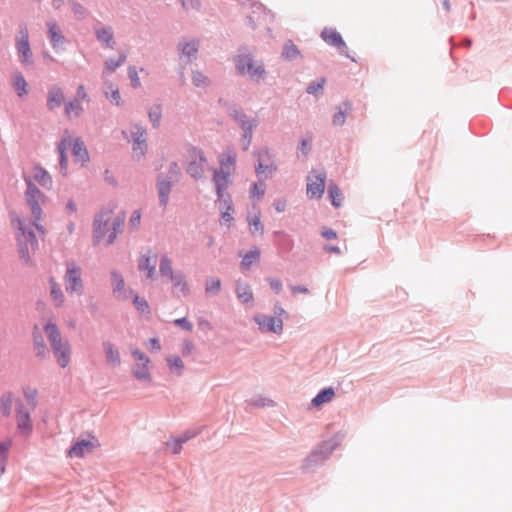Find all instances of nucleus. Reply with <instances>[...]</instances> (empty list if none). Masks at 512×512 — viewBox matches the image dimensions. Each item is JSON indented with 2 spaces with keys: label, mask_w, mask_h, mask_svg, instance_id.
<instances>
[{
  "label": "nucleus",
  "mask_w": 512,
  "mask_h": 512,
  "mask_svg": "<svg viewBox=\"0 0 512 512\" xmlns=\"http://www.w3.org/2000/svg\"><path fill=\"white\" fill-rule=\"evenodd\" d=\"M258 166L256 167V173L259 177L264 178L270 177L276 171V165L271 160V156L268 150L262 149L258 152Z\"/></svg>",
  "instance_id": "4468645a"
},
{
  "label": "nucleus",
  "mask_w": 512,
  "mask_h": 512,
  "mask_svg": "<svg viewBox=\"0 0 512 512\" xmlns=\"http://www.w3.org/2000/svg\"><path fill=\"white\" fill-rule=\"evenodd\" d=\"M321 37L327 44L335 46L338 49L345 48L346 46L340 33L334 29L325 28L321 33Z\"/></svg>",
  "instance_id": "5701e85b"
},
{
  "label": "nucleus",
  "mask_w": 512,
  "mask_h": 512,
  "mask_svg": "<svg viewBox=\"0 0 512 512\" xmlns=\"http://www.w3.org/2000/svg\"><path fill=\"white\" fill-rule=\"evenodd\" d=\"M107 98L114 103L115 105H120L121 97L119 93V89L117 87H113L112 85L109 87V90L105 91Z\"/></svg>",
  "instance_id": "3c124183"
},
{
  "label": "nucleus",
  "mask_w": 512,
  "mask_h": 512,
  "mask_svg": "<svg viewBox=\"0 0 512 512\" xmlns=\"http://www.w3.org/2000/svg\"><path fill=\"white\" fill-rule=\"evenodd\" d=\"M198 52V43L196 41L186 42L181 47V57H186L187 61L196 58Z\"/></svg>",
  "instance_id": "72a5a7b5"
},
{
  "label": "nucleus",
  "mask_w": 512,
  "mask_h": 512,
  "mask_svg": "<svg viewBox=\"0 0 512 512\" xmlns=\"http://www.w3.org/2000/svg\"><path fill=\"white\" fill-rule=\"evenodd\" d=\"M265 193V185L261 183L260 185L254 183L251 187L250 194L251 197H256L258 199L262 198Z\"/></svg>",
  "instance_id": "5fc2aeb1"
},
{
  "label": "nucleus",
  "mask_w": 512,
  "mask_h": 512,
  "mask_svg": "<svg viewBox=\"0 0 512 512\" xmlns=\"http://www.w3.org/2000/svg\"><path fill=\"white\" fill-rule=\"evenodd\" d=\"M219 209L221 210V221L222 223H231L233 221V204L231 200V196L229 194L226 195V198L222 200V204L219 203Z\"/></svg>",
  "instance_id": "bb28decb"
},
{
  "label": "nucleus",
  "mask_w": 512,
  "mask_h": 512,
  "mask_svg": "<svg viewBox=\"0 0 512 512\" xmlns=\"http://www.w3.org/2000/svg\"><path fill=\"white\" fill-rule=\"evenodd\" d=\"M50 296L56 307H61L65 302V296L54 278L49 280Z\"/></svg>",
  "instance_id": "c85d7f7f"
},
{
  "label": "nucleus",
  "mask_w": 512,
  "mask_h": 512,
  "mask_svg": "<svg viewBox=\"0 0 512 512\" xmlns=\"http://www.w3.org/2000/svg\"><path fill=\"white\" fill-rule=\"evenodd\" d=\"M192 80H193L194 85H196L198 87L207 86L209 83V79L201 72H194Z\"/></svg>",
  "instance_id": "603ef678"
},
{
  "label": "nucleus",
  "mask_w": 512,
  "mask_h": 512,
  "mask_svg": "<svg viewBox=\"0 0 512 512\" xmlns=\"http://www.w3.org/2000/svg\"><path fill=\"white\" fill-rule=\"evenodd\" d=\"M148 116H149V119H150L152 125L154 127H159L160 120H161V117H162L161 107L159 105L152 107L149 110Z\"/></svg>",
  "instance_id": "09e8293b"
},
{
  "label": "nucleus",
  "mask_w": 512,
  "mask_h": 512,
  "mask_svg": "<svg viewBox=\"0 0 512 512\" xmlns=\"http://www.w3.org/2000/svg\"><path fill=\"white\" fill-rule=\"evenodd\" d=\"M194 351V344L190 340H184L182 343L183 356H189Z\"/></svg>",
  "instance_id": "052dcab7"
},
{
  "label": "nucleus",
  "mask_w": 512,
  "mask_h": 512,
  "mask_svg": "<svg viewBox=\"0 0 512 512\" xmlns=\"http://www.w3.org/2000/svg\"><path fill=\"white\" fill-rule=\"evenodd\" d=\"M160 273L162 277L172 279L177 273H174L172 261L167 255H163L160 259Z\"/></svg>",
  "instance_id": "2f4dec72"
},
{
  "label": "nucleus",
  "mask_w": 512,
  "mask_h": 512,
  "mask_svg": "<svg viewBox=\"0 0 512 512\" xmlns=\"http://www.w3.org/2000/svg\"><path fill=\"white\" fill-rule=\"evenodd\" d=\"M328 194L332 201L333 206H335L336 208L340 207L342 204L343 197H342V192L340 191L338 186L335 184H330L329 188H328Z\"/></svg>",
  "instance_id": "79ce46f5"
},
{
  "label": "nucleus",
  "mask_w": 512,
  "mask_h": 512,
  "mask_svg": "<svg viewBox=\"0 0 512 512\" xmlns=\"http://www.w3.org/2000/svg\"><path fill=\"white\" fill-rule=\"evenodd\" d=\"M43 330L49 340L52 351L59 350V348L62 347L64 344L69 343L61 336L60 330L55 322L48 321L43 326Z\"/></svg>",
  "instance_id": "2eb2a0df"
},
{
  "label": "nucleus",
  "mask_w": 512,
  "mask_h": 512,
  "mask_svg": "<svg viewBox=\"0 0 512 512\" xmlns=\"http://www.w3.org/2000/svg\"><path fill=\"white\" fill-rule=\"evenodd\" d=\"M53 354L61 368L67 367L71 358L70 343L64 344L62 347L59 348V350H54Z\"/></svg>",
  "instance_id": "cd10ccee"
},
{
  "label": "nucleus",
  "mask_w": 512,
  "mask_h": 512,
  "mask_svg": "<svg viewBox=\"0 0 512 512\" xmlns=\"http://www.w3.org/2000/svg\"><path fill=\"white\" fill-rule=\"evenodd\" d=\"M128 76H129V79L131 80V84L134 88H138L141 86L140 78L138 76V72L135 67L130 66L128 68Z\"/></svg>",
  "instance_id": "864d4df0"
},
{
  "label": "nucleus",
  "mask_w": 512,
  "mask_h": 512,
  "mask_svg": "<svg viewBox=\"0 0 512 512\" xmlns=\"http://www.w3.org/2000/svg\"><path fill=\"white\" fill-rule=\"evenodd\" d=\"M12 446V439L6 438L0 442V473H4L8 452Z\"/></svg>",
  "instance_id": "473e14b6"
},
{
  "label": "nucleus",
  "mask_w": 512,
  "mask_h": 512,
  "mask_svg": "<svg viewBox=\"0 0 512 512\" xmlns=\"http://www.w3.org/2000/svg\"><path fill=\"white\" fill-rule=\"evenodd\" d=\"M134 304L136 308L142 312V313H148L149 312V306L145 299L140 298L138 295L134 297Z\"/></svg>",
  "instance_id": "6e6d98bb"
},
{
  "label": "nucleus",
  "mask_w": 512,
  "mask_h": 512,
  "mask_svg": "<svg viewBox=\"0 0 512 512\" xmlns=\"http://www.w3.org/2000/svg\"><path fill=\"white\" fill-rule=\"evenodd\" d=\"M13 87L20 97L27 94V82L21 73L14 74Z\"/></svg>",
  "instance_id": "a19ab883"
},
{
  "label": "nucleus",
  "mask_w": 512,
  "mask_h": 512,
  "mask_svg": "<svg viewBox=\"0 0 512 512\" xmlns=\"http://www.w3.org/2000/svg\"><path fill=\"white\" fill-rule=\"evenodd\" d=\"M125 213L117 210V205L111 203L103 207L94 217L92 239L95 245H111L122 233L125 223Z\"/></svg>",
  "instance_id": "f257e3e1"
},
{
  "label": "nucleus",
  "mask_w": 512,
  "mask_h": 512,
  "mask_svg": "<svg viewBox=\"0 0 512 512\" xmlns=\"http://www.w3.org/2000/svg\"><path fill=\"white\" fill-rule=\"evenodd\" d=\"M131 136L133 140V157L140 159L147 150V132L143 127L135 125L131 130Z\"/></svg>",
  "instance_id": "9b49d317"
},
{
  "label": "nucleus",
  "mask_w": 512,
  "mask_h": 512,
  "mask_svg": "<svg viewBox=\"0 0 512 512\" xmlns=\"http://www.w3.org/2000/svg\"><path fill=\"white\" fill-rule=\"evenodd\" d=\"M126 61V55L120 54L117 58L109 59L104 64V73L110 74L114 72L118 67L123 65Z\"/></svg>",
  "instance_id": "4c0bfd02"
},
{
  "label": "nucleus",
  "mask_w": 512,
  "mask_h": 512,
  "mask_svg": "<svg viewBox=\"0 0 512 512\" xmlns=\"http://www.w3.org/2000/svg\"><path fill=\"white\" fill-rule=\"evenodd\" d=\"M187 438H178L167 443V446L171 449L172 453L178 454L181 450V445L186 441Z\"/></svg>",
  "instance_id": "13d9d810"
},
{
  "label": "nucleus",
  "mask_w": 512,
  "mask_h": 512,
  "mask_svg": "<svg viewBox=\"0 0 512 512\" xmlns=\"http://www.w3.org/2000/svg\"><path fill=\"white\" fill-rule=\"evenodd\" d=\"M324 83H325V79L322 78L321 80H319L318 82L316 83H311L308 88H307V92L309 94H314L316 93L317 91L319 90H322L323 86H324Z\"/></svg>",
  "instance_id": "bf43d9fd"
},
{
  "label": "nucleus",
  "mask_w": 512,
  "mask_h": 512,
  "mask_svg": "<svg viewBox=\"0 0 512 512\" xmlns=\"http://www.w3.org/2000/svg\"><path fill=\"white\" fill-rule=\"evenodd\" d=\"M326 174L324 172L313 171L307 178V196L310 199H319L322 197L325 189Z\"/></svg>",
  "instance_id": "1a4fd4ad"
},
{
  "label": "nucleus",
  "mask_w": 512,
  "mask_h": 512,
  "mask_svg": "<svg viewBox=\"0 0 512 512\" xmlns=\"http://www.w3.org/2000/svg\"><path fill=\"white\" fill-rule=\"evenodd\" d=\"M71 150L72 155L74 157V161L83 166L85 163L89 161V154L84 145V142L78 138L71 136L67 131H65L59 145L58 151L60 154V166L62 171H66L68 159H67V150Z\"/></svg>",
  "instance_id": "f03ea898"
},
{
  "label": "nucleus",
  "mask_w": 512,
  "mask_h": 512,
  "mask_svg": "<svg viewBox=\"0 0 512 512\" xmlns=\"http://www.w3.org/2000/svg\"><path fill=\"white\" fill-rule=\"evenodd\" d=\"M237 154L233 149H227L219 159L220 169L218 171L233 173L235 171Z\"/></svg>",
  "instance_id": "412c9836"
},
{
  "label": "nucleus",
  "mask_w": 512,
  "mask_h": 512,
  "mask_svg": "<svg viewBox=\"0 0 512 512\" xmlns=\"http://www.w3.org/2000/svg\"><path fill=\"white\" fill-rule=\"evenodd\" d=\"M81 268L75 263L70 262L66 265V273L64 276L65 289L69 294H81L83 291Z\"/></svg>",
  "instance_id": "423d86ee"
},
{
  "label": "nucleus",
  "mask_w": 512,
  "mask_h": 512,
  "mask_svg": "<svg viewBox=\"0 0 512 512\" xmlns=\"http://www.w3.org/2000/svg\"><path fill=\"white\" fill-rule=\"evenodd\" d=\"M23 395L30 405H32L33 407L36 406L38 395L37 389L29 386L25 387L23 388Z\"/></svg>",
  "instance_id": "8fccbe9b"
},
{
  "label": "nucleus",
  "mask_w": 512,
  "mask_h": 512,
  "mask_svg": "<svg viewBox=\"0 0 512 512\" xmlns=\"http://www.w3.org/2000/svg\"><path fill=\"white\" fill-rule=\"evenodd\" d=\"M148 363L149 362L136 363L133 373H134V376L138 380L144 381V382L150 381L151 377H150V372H149V368H148Z\"/></svg>",
  "instance_id": "c9c22d12"
},
{
  "label": "nucleus",
  "mask_w": 512,
  "mask_h": 512,
  "mask_svg": "<svg viewBox=\"0 0 512 512\" xmlns=\"http://www.w3.org/2000/svg\"><path fill=\"white\" fill-rule=\"evenodd\" d=\"M97 39L106 44L109 47H112L114 44L113 41V32L111 28H99L95 31Z\"/></svg>",
  "instance_id": "e433bc0d"
},
{
  "label": "nucleus",
  "mask_w": 512,
  "mask_h": 512,
  "mask_svg": "<svg viewBox=\"0 0 512 512\" xmlns=\"http://www.w3.org/2000/svg\"><path fill=\"white\" fill-rule=\"evenodd\" d=\"M231 173L216 170L213 175V181L216 186V192L218 197V203L222 204V200L226 198L228 193H225L229 186V178Z\"/></svg>",
  "instance_id": "a211bd4d"
},
{
  "label": "nucleus",
  "mask_w": 512,
  "mask_h": 512,
  "mask_svg": "<svg viewBox=\"0 0 512 512\" xmlns=\"http://www.w3.org/2000/svg\"><path fill=\"white\" fill-rule=\"evenodd\" d=\"M185 9H197L200 6L199 0H180Z\"/></svg>",
  "instance_id": "69168bd1"
},
{
  "label": "nucleus",
  "mask_w": 512,
  "mask_h": 512,
  "mask_svg": "<svg viewBox=\"0 0 512 512\" xmlns=\"http://www.w3.org/2000/svg\"><path fill=\"white\" fill-rule=\"evenodd\" d=\"M235 65L238 73L247 74L254 81L263 79L265 75L264 66L255 62L251 55H238L235 58Z\"/></svg>",
  "instance_id": "20e7f679"
},
{
  "label": "nucleus",
  "mask_w": 512,
  "mask_h": 512,
  "mask_svg": "<svg viewBox=\"0 0 512 512\" xmlns=\"http://www.w3.org/2000/svg\"><path fill=\"white\" fill-rule=\"evenodd\" d=\"M141 222V211L135 210L133 211L130 219H129V227L132 229H137Z\"/></svg>",
  "instance_id": "4d7b16f0"
},
{
  "label": "nucleus",
  "mask_w": 512,
  "mask_h": 512,
  "mask_svg": "<svg viewBox=\"0 0 512 512\" xmlns=\"http://www.w3.org/2000/svg\"><path fill=\"white\" fill-rule=\"evenodd\" d=\"M64 102V93L58 86H53L48 91L47 107L50 110L58 108Z\"/></svg>",
  "instance_id": "b1692460"
},
{
  "label": "nucleus",
  "mask_w": 512,
  "mask_h": 512,
  "mask_svg": "<svg viewBox=\"0 0 512 512\" xmlns=\"http://www.w3.org/2000/svg\"><path fill=\"white\" fill-rule=\"evenodd\" d=\"M173 287V292L177 295L186 296L189 294V286L188 283L182 273H177L170 279Z\"/></svg>",
  "instance_id": "a878e982"
},
{
  "label": "nucleus",
  "mask_w": 512,
  "mask_h": 512,
  "mask_svg": "<svg viewBox=\"0 0 512 512\" xmlns=\"http://www.w3.org/2000/svg\"><path fill=\"white\" fill-rule=\"evenodd\" d=\"M236 121L240 124L244 130L243 134V149L247 150L251 143L252 130L256 126V120H247L246 116L242 112H236L234 115Z\"/></svg>",
  "instance_id": "f3484780"
},
{
  "label": "nucleus",
  "mask_w": 512,
  "mask_h": 512,
  "mask_svg": "<svg viewBox=\"0 0 512 512\" xmlns=\"http://www.w3.org/2000/svg\"><path fill=\"white\" fill-rule=\"evenodd\" d=\"M174 324L182 327L183 329H185L187 331H191L192 330V324L186 318L176 319L174 321Z\"/></svg>",
  "instance_id": "0e129e2a"
},
{
  "label": "nucleus",
  "mask_w": 512,
  "mask_h": 512,
  "mask_svg": "<svg viewBox=\"0 0 512 512\" xmlns=\"http://www.w3.org/2000/svg\"><path fill=\"white\" fill-rule=\"evenodd\" d=\"M71 6L75 16L78 18H82L85 15V9L82 5L73 2L71 3Z\"/></svg>",
  "instance_id": "338daca9"
},
{
  "label": "nucleus",
  "mask_w": 512,
  "mask_h": 512,
  "mask_svg": "<svg viewBox=\"0 0 512 512\" xmlns=\"http://www.w3.org/2000/svg\"><path fill=\"white\" fill-rule=\"evenodd\" d=\"M236 294L238 299L243 303H251L253 301V293L251 287L247 283L237 282Z\"/></svg>",
  "instance_id": "c756f323"
},
{
  "label": "nucleus",
  "mask_w": 512,
  "mask_h": 512,
  "mask_svg": "<svg viewBox=\"0 0 512 512\" xmlns=\"http://www.w3.org/2000/svg\"><path fill=\"white\" fill-rule=\"evenodd\" d=\"M259 258L260 250L258 248H253L243 256L241 266L244 269H249L254 262H257L259 260Z\"/></svg>",
  "instance_id": "58836bf2"
},
{
  "label": "nucleus",
  "mask_w": 512,
  "mask_h": 512,
  "mask_svg": "<svg viewBox=\"0 0 512 512\" xmlns=\"http://www.w3.org/2000/svg\"><path fill=\"white\" fill-rule=\"evenodd\" d=\"M167 365L172 372L180 375L184 368V363L181 358L177 355H172L167 358Z\"/></svg>",
  "instance_id": "37998d69"
},
{
  "label": "nucleus",
  "mask_w": 512,
  "mask_h": 512,
  "mask_svg": "<svg viewBox=\"0 0 512 512\" xmlns=\"http://www.w3.org/2000/svg\"><path fill=\"white\" fill-rule=\"evenodd\" d=\"M103 348L107 363L113 367L120 365L121 358L118 349L110 342H104Z\"/></svg>",
  "instance_id": "393cba45"
},
{
  "label": "nucleus",
  "mask_w": 512,
  "mask_h": 512,
  "mask_svg": "<svg viewBox=\"0 0 512 512\" xmlns=\"http://www.w3.org/2000/svg\"><path fill=\"white\" fill-rule=\"evenodd\" d=\"M25 200L30 208L31 216H34L36 219L43 216L41 206L46 203L47 197L34 183L30 181H28L27 189L25 191Z\"/></svg>",
  "instance_id": "39448f33"
},
{
  "label": "nucleus",
  "mask_w": 512,
  "mask_h": 512,
  "mask_svg": "<svg viewBox=\"0 0 512 512\" xmlns=\"http://www.w3.org/2000/svg\"><path fill=\"white\" fill-rule=\"evenodd\" d=\"M16 425L19 432L23 435H29L32 432V420L30 411L21 401L16 403Z\"/></svg>",
  "instance_id": "f8f14e48"
},
{
  "label": "nucleus",
  "mask_w": 512,
  "mask_h": 512,
  "mask_svg": "<svg viewBox=\"0 0 512 512\" xmlns=\"http://www.w3.org/2000/svg\"><path fill=\"white\" fill-rule=\"evenodd\" d=\"M157 187H158L160 205L163 208H166L167 204H168V200H169V194L171 191V183L163 180V181L158 182Z\"/></svg>",
  "instance_id": "7c9ffc66"
},
{
  "label": "nucleus",
  "mask_w": 512,
  "mask_h": 512,
  "mask_svg": "<svg viewBox=\"0 0 512 512\" xmlns=\"http://www.w3.org/2000/svg\"><path fill=\"white\" fill-rule=\"evenodd\" d=\"M13 402H14V399L10 392H6L1 396L0 408H1V412L4 416L7 417L11 414Z\"/></svg>",
  "instance_id": "ea45409f"
},
{
  "label": "nucleus",
  "mask_w": 512,
  "mask_h": 512,
  "mask_svg": "<svg viewBox=\"0 0 512 512\" xmlns=\"http://www.w3.org/2000/svg\"><path fill=\"white\" fill-rule=\"evenodd\" d=\"M112 284L114 287V291H120L124 288V280L122 279L121 276H119L116 273L113 274Z\"/></svg>",
  "instance_id": "680f3d73"
},
{
  "label": "nucleus",
  "mask_w": 512,
  "mask_h": 512,
  "mask_svg": "<svg viewBox=\"0 0 512 512\" xmlns=\"http://www.w3.org/2000/svg\"><path fill=\"white\" fill-rule=\"evenodd\" d=\"M17 52L21 58V62L24 65L32 63V51L29 44V34L26 26H21L19 29V35L16 39Z\"/></svg>",
  "instance_id": "9d476101"
},
{
  "label": "nucleus",
  "mask_w": 512,
  "mask_h": 512,
  "mask_svg": "<svg viewBox=\"0 0 512 512\" xmlns=\"http://www.w3.org/2000/svg\"><path fill=\"white\" fill-rule=\"evenodd\" d=\"M335 395L333 388H325L319 392L316 397L313 398L312 404L314 406H320L324 403L330 402Z\"/></svg>",
  "instance_id": "f704fd0d"
},
{
  "label": "nucleus",
  "mask_w": 512,
  "mask_h": 512,
  "mask_svg": "<svg viewBox=\"0 0 512 512\" xmlns=\"http://www.w3.org/2000/svg\"><path fill=\"white\" fill-rule=\"evenodd\" d=\"M345 123V111L339 110L333 116V124L342 126Z\"/></svg>",
  "instance_id": "e2e57ef3"
},
{
  "label": "nucleus",
  "mask_w": 512,
  "mask_h": 512,
  "mask_svg": "<svg viewBox=\"0 0 512 512\" xmlns=\"http://www.w3.org/2000/svg\"><path fill=\"white\" fill-rule=\"evenodd\" d=\"M28 181L34 184L38 183L45 189H51L53 185L51 175L40 166H34L31 168L29 175L25 176L26 185H28Z\"/></svg>",
  "instance_id": "ddd939ff"
},
{
  "label": "nucleus",
  "mask_w": 512,
  "mask_h": 512,
  "mask_svg": "<svg viewBox=\"0 0 512 512\" xmlns=\"http://www.w3.org/2000/svg\"><path fill=\"white\" fill-rule=\"evenodd\" d=\"M82 111V107L78 100L70 101L65 106V113L69 118L78 117Z\"/></svg>",
  "instance_id": "a18cd8bd"
},
{
  "label": "nucleus",
  "mask_w": 512,
  "mask_h": 512,
  "mask_svg": "<svg viewBox=\"0 0 512 512\" xmlns=\"http://www.w3.org/2000/svg\"><path fill=\"white\" fill-rule=\"evenodd\" d=\"M13 224H15L19 230V234L17 235L19 258L22 263L29 265L32 263V256L38 247L36 236L32 231L24 227V222L21 219L14 220Z\"/></svg>",
  "instance_id": "7ed1b4c3"
},
{
  "label": "nucleus",
  "mask_w": 512,
  "mask_h": 512,
  "mask_svg": "<svg viewBox=\"0 0 512 512\" xmlns=\"http://www.w3.org/2000/svg\"><path fill=\"white\" fill-rule=\"evenodd\" d=\"M260 329L264 332L279 333L283 329L282 320L272 316H258L255 318Z\"/></svg>",
  "instance_id": "6ab92c4d"
},
{
  "label": "nucleus",
  "mask_w": 512,
  "mask_h": 512,
  "mask_svg": "<svg viewBox=\"0 0 512 512\" xmlns=\"http://www.w3.org/2000/svg\"><path fill=\"white\" fill-rule=\"evenodd\" d=\"M188 153L189 162L186 168L187 172L194 178H201L204 175L205 166L207 164L203 151L197 148H190Z\"/></svg>",
  "instance_id": "0eeeda50"
},
{
  "label": "nucleus",
  "mask_w": 512,
  "mask_h": 512,
  "mask_svg": "<svg viewBox=\"0 0 512 512\" xmlns=\"http://www.w3.org/2000/svg\"><path fill=\"white\" fill-rule=\"evenodd\" d=\"M46 26H47V36L51 42L52 47L54 49L59 48L65 42V36H64L60 26L54 21L47 22Z\"/></svg>",
  "instance_id": "aec40b11"
},
{
  "label": "nucleus",
  "mask_w": 512,
  "mask_h": 512,
  "mask_svg": "<svg viewBox=\"0 0 512 512\" xmlns=\"http://www.w3.org/2000/svg\"><path fill=\"white\" fill-rule=\"evenodd\" d=\"M34 353L39 358H45L49 351L41 335L40 329L35 326L33 329Z\"/></svg>",
  "instance_id": "4be33fe9"
},
{
  "label": "nucleus",
  "mask_w": 512,
  "mask_h": 512,
  "mask_svg": "<svg viewBox=\"0 0 512 512\" xmlns=\"http://www.w3.org/2000/svg\"><path fill=\"white\" fill-rule=\"evenodd\" d=\"M98 445V441L95 437L89 440H80L70 448L68 455L72 458H82L86 454L91 453Z\"/></svg>",
  "instance_id": "dca6fc26"
},
{
  "label": "nucleus",
  "mask_w": 512,
  "mask_h": 512,
  "mask_svg": "<svg viewBox=\"0 0 512 512\" xmlns=\"http://www.w3.org/2000/svg\"><path fill=\"white\" fill-rule=\"evenodd\" d=\"M248 224H249L250 230L253 234L259 233L260 235H263L264 228H263V225L261 224L260 212H257L255 215L249 217Z\"/></svg>",
  "instance_id": "c03bdc74"
},
{
  "label": "nucleus",
  "mask_w": 512,
  "mask_h": 512,
  "mask_svg": "<svg viewBox=\"0 0 512 512\" xmlns=\"http://www.w3.org/2000/svg\"><path fill=\"white\" fill-rule=\"evenodd\" d=\"M221 289V281L218 278H209L205 283V292L207 294H217Z\"/></svg>",
  "instance_id": "49530a36"
},
{
  "label": "nucleus",
  "mask_w": 512,
  "mask_h": 512,
  "mask_svg": "<svg viewBox=\"0 0 512 512\" xmlns=\"http://www.w3.org/2000/svg\"><path fill=\"white\" fill-rule=\"evenodd\" d=\"M299 54L297 47L293 44L292 41H287L284 45L282 55L288 60H292L296 58Z\"/></svg>",
  "instance_id": "de8ad7c7"
},
{
  "label": "nucleus",
  "mask_w": 512,
  "mask_h": 512,
  "mask_svg": "<svg viewBox=\"0 0 512 512\" xmlns=\"http://www.w3.org/2000/svg\"><path fill=\"white\" fill-rule=\"evenodd\" d=\"M132 355L137 363L149 362V359L145 356V354L139 350H133Z\"/></svg>",
  "instance_id": "774afa93"
},
{
  "label": "nucleus",
  "mask_w": 512,
  "mask_h": 512,
  "mask_svg": "<svg viewBox=\"0 0 512 512\" xmlns=\"http://www.w3.org/2000/svg\"><path fill=\"white\" fill-rule=\"evenodd\" d=\"M158 262V254L152 249H148L142 253L138 260V269L144 273L146 278L154 280L156 278V266Z\"/></svg>",
  "instance_id": "6e6552de"
}]
</instances>
